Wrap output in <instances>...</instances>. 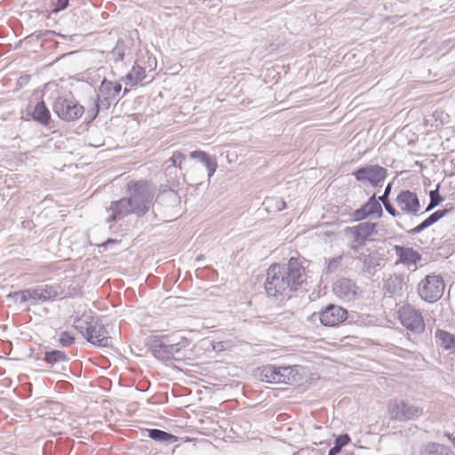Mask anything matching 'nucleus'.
Here are the masks:
<instances>
[{"label":"nucleus","instance_id":"nucleus-10","mask_svg":"<svg viewBox=\"0 0 455 455\" xmlns=\"http://www.w3.org/2000/svg\"><path fill=\"white\" fill-rule=\"evenodd\" d=\"M395 203L403 215L413 217L421 216L424 212H420L421 204L418 195L409 189L402 190L395 198Z\"/></svg>","mask_w":455,"mask_h":455},{"label":"nucleus","instance_id":"nucleus-12","mask_svg":"<svg viewBox=\"0 0 455 455\" xmlns=\"http://www.w3.org/2000/svg\"><path fill=\"white\" fill-rule=\"evenodd\" d=\"M318 315L323 325L337 326L347 319V311L340 306L329 304Z\"/></svg>","mask_w":455,"mask_h":455},{"label":"nucleus","instance_id":"nucleus-14","mask_svg":"<svg viewBox=\"0 0 455 455\" xmlns=\"http://www.w3.org/2000/svg\"><path fill=\"white\" fill-rule=\"evenodd\" d=\"M382 214L383 210L381 204L374 194L361 208L355 210L353 212L352 217L354 220L360 221L372 216L380 218Z\"/></svg>","mask_w":455,"mask_h":455},{"label":"nucleus","instance_id":"nucleus-18","mask_svg":"<svg viewBox=\"0 0 455 455\" xmlns=\"http://www.w3.org/2000/svg\"><path fill=\"white\" fill-rule=\"evenodd\" d=\"M450 210L448 209H442L437 210L432 214H430L426 220H424L420 224H419L414 228H411L410 230H407V233L410 235H416L425 230L426 228H429L430 226L436 223L439 220L443 218L449 213Z\"/></svg>","mask_w":455,"mask_h":455},{"label":"nucleus","instance_id":"nucleus-44","mask_svg":"<svg viewBox=\"0 0 455 455\" xmlns=\"http://www.w3.org/2000/svg\"><path fill=\"white\" fill-rule=\"evenodd\" d=\"M111 87L114 91V93L117 97L122 90V84L120 83H113L111 82Z\"/></svg>","mask_w":455,"mask_h":455},{"label":"nucleus","instance_id":"nucleus-24","mask_svg":"<svg viewBox=\"0 0 455 455\" xmlns=\"http://www.w3.org/2000/svg\"><path fill=\"white\" fill-rule=\"evenodd\" d=\"M436 341L450 352H455V336L443 330H437L435 334Z\"/></svg>","mask_w":455,"mask_h":455},{"label":"nucleus","instance_id":"nucleus-37","mask_svg":"<svg viewBox=\"0 0 455 455\" xmlns=\"http://www.w3.org/2000/svg\"><path fill=\"white\" fill-rule=\"evenodd\" d=\"M295 370L293 367L286 366V367H278L277 372L281 377V380L279 383H291L295 381Z\"/></svg>","mask_w":455,"mask_h":455},{"label":"nucleus","instance_id":"nucleus-35","mask_svg":"<svg viewBox=\"0 0 455 455\" xmlns=\"http://www.w3.org/2000/svg\"><path fill=\"white\" fill-rule=\"evenodd\" d=\"M95 319L96 318L92 315H83L81 317L77 318L75 321V327L84 337L85 334L88 332L89 325H91V320Z\"/></svg>","mask_w":455,"mask_h":455},{"label":"nucleus","instance_id":"nucleus-3","mask_svg":"<svg viewBox=\"0 0 455 455\" xmlns=\"http://www.w3.org/2000/svg\"><path fill=\"white\" fill-rule=\"evenodd\" d=\"M189 345V339L183 336H156L151 339L149 349L158 360L181 361Z\"/></svg>","mask_w":455,"mask_h":455},{"label":"nucleus","instance_id":"nucleus-7","mask_svg":"<svg viewBox=\"0 0 455 455\" xmlns=\"http://www.w3.org/2000/svg\"><path fill=\"white\" fill-rule=\"evenodd\" d=\"M423 408L411 404L403 400H395L388 405L390 419L393 420L404 422L415 420L423 415Z\"/></svg>","mask_w":455,"mask_h":455},{"label":"nucleus","instance_id":"nucleus-26","mask_svg":"<svg viewBox=\"0 0 455 455\" xmlns=\"http://www.w3.org/2000/svg\"><path fill=\"white\" fill-rule=\"evenodd\" d=\"M156 201L164 206L177 207L180 204V197L176 191L171 189L158 196Z\"/></svg>","mask_w":455,"mask_h":455},{"label":"nucleus","instance_id":"nucleus-17","mask_svg":"<svg viewBox=\"0 0 455 455\" xmlns=\"http://www.w3.org/2000/svg\"><path fill=\"white\" fill-rule=\"evenodd\" d=\"M394 250L398 257V261L403 264L416 265L421 260V254L411 247H404L402 245H395Z\"/></svg>","mask_w":455,"mask_h":455},{"label":"nucleus","instance_id":"nucleus-38","mask_svg":"<svg viewBox=\"0 0 455 455\" xmlns=\"http://www.w3.org/2000/svg\"><path fill=\"white\" fill-rule=\"evenodd\" d=\"M100 107H102L100 102L95 99L93 107L87 110L85 118L87 123L92 122L97 117Z\"/></svg>","mask_w":455,"mask_h":455},{"label":"nucleus","instance_id":"nucleus-25","mask_svg":"<svg viewBox=\"0 0 455 455\" xmlns=\"http://www.w3.org/2000/svg\"><path fill=\"white\" fill-rule=\"evenodd\" d=\"M421 455H454L453 451L447 446L436 443L426 444L421 451Z\"/></svg>","mask_w":455,"mask_h":455},{"label":"nucleus","instance_id":"nucleus-31","mask_svg":"<svg viewBox=\"0 0 455 455\" xmlns=\"http://www.w3.org/2000/svg\"><path fill=\"white\" fill-rule=\"evenodd\" d=\"M439 189L440 184H437L435 186V188L429 192V204L427 206L426 210L424 211V214L434 210L435 207L440 205L444 200L443 196L440 195Z\"/></svg>","mask_w":455,"mask_h":455},{"label":"nucleus","instance_id":"nucleus-11","mask_svg":"<svg viewBox=\"0 0 455 455\" xmlns=\"http://www.w3.org/2000/svg\"><path fill=\"white\" fill-rule=\"evenodd\" d=\"M84 338L94 346L102 347L110 346L108 332L98 318L91 320V325H89L88 332L85 334Z\"/></svg>","mask_w":455,"mask_h":455},{"label":"nucleus","instance_id":"nucleus-19","mask_svg":"<svg viewBox=\"0 0 455 455\" xmlns=\"http://www.w3.org/2000/svg\"><path fill=\"white\" fill-rule=\"evenodd\" d=\"M146 431L149 438L165 445L172 444L179 440L178 436L161 429L151 428L146 429Z\"/></svg>","mask_w":455,"mask_h":455},{"label":"nucleus","instance_id":"nucleus-27","mask_svg":"<svg viewBox=\"0 0 455 455\" xmlns=\"http://www.w3.org/2000/svg\"><path fill=\"white\" fill-rule=\"evenodd\" d=\"M384 259L377 254H372L367 262H365V266H363L362 271L364 275L371 277L375 275V271L377 267H382Z\"/></svg>","mask_w":455,"mask_h":455},{"label":"nucleus","instance_id":"nucleus-52","mask_svg":"<svg viewBox=\"0 0 455 455\" xmlns=\"http://www.w3.org/2000/svg\"><path fill=\"white\" fill-rule=\"evenodd\" d=\"M397 226H398L399 228H403V227H402V225H401L400 223H397Z\"/></svg>","mask_w":455,"mask_h":455},{"label":"nucleus","instance_id":"nucleus-2","mask_svg":"<svg viewBox=\"0 0 455 455\" xmlns=\"http://www.w3.org/2000/svg\"><path fill=\"white\" fill-rule=\"evenodd\" d=\"M302 261L291 257L287 264L271 265L267 272L265 290L269 297H278L286 291H297L306 282Z\"/></svg>","mask_w":455,"mask_h":455},{"label":"nucleus","instance_id":"nucleus-22","mask_svg":"<svg viewBox=\"0 0 455 455\" xmlns=\"http://www.w3.org/2000/svg\"><path fill=\"white\" fill-rule=\"evenodd\" d=\"M32 117L42 125H49L51 122V113L44 101L42 100L35 106Z\"/></svg>","mask_w":455,"mask_h":455},{"label":"nucleus","instance_id":"nucleus-6","mask_svg":"<svg viewBox=\"0 0 455 455\" xmlns=\"http://www.w3.org/2000/svg\"><path fill=\"white\" fill-rule=\"evenodd\" d=\"M52 110L61 120L75 122L84 114L85 109L75 100L58 97L53 102Z\"/></svg>","mask_w":455,"mask_h":455},{"label":"nucleus","instance_id":"nucleus-1","mask_svg":"<svg viewBox=\"0 0 455 455\" xmlns=\"http://www.w3.org/2000/svg\"><path fill=\"white\" fill-rule=\"evenodd\" d=\"M127 190L128 197L112 201L106 208L108 213L107 222L121 220L132 213L142 217L153 205L155 188L148 181H131L127 184Z\"/></svg>","mask_w":455,"mask_h":455},{"label":"nucleus","instance_id":"nucleus-49","mask_svg":"<svg viewBox=\"0 0 455 455\" xmlns=\"http://www.w3.org/2000/svg\"><path fill=\"white\" fill-rule=\"evenodd\" d=\"M447 436H448V438H449L450 440H451L452 442L455 440L454 438H452V436H451V435H447Z\"/></svg>","mask_w":455,"mask_h":455},{"label":"nucleus","instance_id":"nucleus-20","mask_svg":"<svg viewBox=\"0 0 455 455\" xmlns=\"http://www.w3.org/2000/svg\"><path fill=\"white\" fill-rule=\"evenodd\" d=\"M189 157L191 159H196L202 163L205 166L209 177L212 176L215 172L217 169V162L214 158L209 156L205 152L200 150L194 151L189 154Z\"/></svg>","mask_w":455,"mask_h":455},{"label":"nucleus","instance_id":"nucleus-41","mask_svg":"<svg viewBox=\"0 0 455 455\" xmlns=\"http://www.w3.org/2000/svg\"><path fill=\"white\" fill-rule=\"evenodd\" d=\"M392 190V183H388L384 190V194L380 196H379L377 199L380 203L388 202L389 201V196L391 194Z\"/></svg>","mask_w":455,"mask_h":455},{"label":"nucleus","instance_id":"nucleus-32","mask_svg":"<svg viewBox=\"0 0 455 455\" xmlns=\"http://www.w3.org/2000/svg\"><path fill=\"white\" fill-rule=\"evenodd\" d=\"M342 260V255L329 259L327 266L323 270V274L325 275L336 274L341 267Z\"/></svg>","mask_w":455,"mask_h":455},{"label":"nucleus","instance_id":"nucleus-5","mask_svg":"<svg viewBox=\"0 0 455 455\" xmlns=\"http://www.w3.org/2000/svg\"><path fill=\"white\" fill-rule=\"evenodd\" d=\"M445 284L442 276L427 275L418 285V293L421 299L434 303L439 300L444 291Z\"/></svg>","mask_w":455,"mask_h":455},{"label":"nucleus","instance_id":"nucleus-51","mask_svg":"<svg viewBox=\"0 0 455 455\" xmlns=\"http://www.w3.org/2000/svg\"><path fill=\"white\" fill-rule=\"evenodd\" d=\"M397 226H398L399 228H403V227H402V225H401L400 223H397Z\"/></svg>","mask_w":455,"mask_h":455},{"label":"nucleus","instance_id":"nucleus-28","mask_svg":"<svg viewBox=\"0 0 455 455\" xmlns=\"http://www.w3.org/2000/svg\"><path fill=\"white\" fill-rule=\"evenodd\" d=\"M130 53L131 49L123 39H118L116 47L111 52L115 61L124 60V57Z\"/></svg>","mask_w":455,"mask_h":455},{"label":"nucleus","instance_id":"nucleus-46","mask_svg":"<svg viewBox=\"0 0 455 455\" xmlns=\"http://www.w3.org/2000/svg\"><path fill=\"white\" fill-rule=\"evenodd\" d=\"M29 78H30L29 76H20L18 83L20 84V86H22L23 84H26L28 83Z\"/></svg>","mask_w":455,"mask_h":455},{"label":"nucleus","instance_id":"nucleus-48","mask_svg":"<svg viewBox=\"0 0 455 455\" xmlns=\"http://www.w3.org/2000/svg\"><path fill=\"white\" fill-rule=\"evenodd\" d=\"M114 243V240H112V239H108V240L104 243V245H108V244H109V243Z\"/></svg>","mask_w":455,"mask_h":455},{"label":"nucleus","instance_id":"nucleus-29","mask_svg":"<svg viewBox=\"0 0 455 455\" xmlns=\"http://www.w3.org/2000/svg\"><path fill=\"white\" fill-rule=\"evenodd\" d=\"M44 360L47 363L54 365L56 363L67 362L68 356L64 352L60 350H51L44 352Z\"/></svg>","mask_w":455,"mask_h":455},{"label":"nucleus","instance_id":"nucleus-13","mask_svg":"<svg viewBox=\"0 0 455 455\" xmlns=\"http://www.w3.org/2000/svg\"><path fill=\"white\" fill-rule=\"evenodd\" d=\"M409 274L406 272H395L384 280V290L391 294L402 296L409 288Z\"/></svg>","mask_w":455,"mask_h":455},{"label":"nucleus","instance_id":"nucleus-47","mask_svg":"<svg viewBox=\"0 0 455 455\" xmlns=\"http://www.w3.org/2000/svg\"><path fill=\"white\" fill-rule=\"evenodd\" d=\"M285 206H286L285 202L281 200L280 206H277V207H278V210H282V209L285 208Z\"/></svg>","mask_w":455,"mask_h":455},{"label":"nucleus","instance_id":"nucleus-8","mask_svg":"<svg viewBox=\"0 0 455 455\" xmlns=\"http://www.w3.org/2000/svg\"><path fill=\"white\" fill-rule=\"evenodd\" d=\"M398 315L402 325L408 331L415 334L424 332L426 325L420 310L407 304L399 309Z\"/></svg>","mask_w":455,"mask_h":455},{"label":"nucleus","instance_id":"nucleus-39","mask_svg":"<svg viewBox=\"0 0 455 455\" xmlns=\"http://www.w3.org/2000/svg\"><path fill=\"white\" fill-rule=\"evenodd\" d=\"M59 341L62 347H69L75 341V338L68 331H62L60 335Z\"/></svg>","mask_w":455,"mask_h":455},{"label":"nucleus","instance_id":"nucleus-36","mask_svg":"<svg viewBox=\"0 0 455 455\" xmlns=\"http://www.w3.org/2000/svg\"><path fill=\"white\" fill-rule=\"evenodd\" d=\"M351 441L347 434H343L336 437L334 446L329 450L328 455H337L341 451V449Z\"/></svg>","mask_w":455,"mask_h":455},{"label":"nucleus","instance_id":"nucleus-9","mask_svg":"<svg viewBox=\"0 0 455 455\" xmlns=\"http://www.w3.org/2000/svg\"><path fill=\"white\" fill-rule=\"evenodd\" d=\"M353 175L357 181L363 184L369 183L372 187H382L387 176V170L379 164H367L355 170Z\"/></svg>","mask_w":455,"mask_h":455},{"label":"nucleus","instance_id":"nucleus-45","mask_svg":"<svg viewBox=\"0 0 455 455\" xmlns=\"http://www.w3.org/2000/svg\"><path fill=\"white\" fill-rule=\"evenodd\" d=\"M372 254L371 253H361L357 259L359 261H361L363 263V266H365V262L368 261L369 258L371 256Z\"/></svg>","mask_w":455,"mask_h":455},{"label":"nucleus","instance_id":"nucleus-23","mask_svg":"<svg viewBox=\"0 0 455 455\" xmlns=\"http://www.w3.org/2000/svg\"><path fill=\"white\" fill-rule=\"evenodd\" d=\"M258 377L261 381L267 383H279V380H281V377L277 372V367L270 364L259 369Z\"/></svg>","mask_w":455,"mask_h":455},{"label":"nucleus","instance_id":"nucleus-16","mask_svg":"<svg viewBox=\"0 0 455 455\" xmlns=\"http://www.w3.org/2000/svg\"><path fill=\"white\" fill-rule=\"evenodd\" d=\"M96 100H99L101 106L105 108H108L110 105L116 100V96L111 87V81L103 79L101 82Z\"/></svg>","mask_w":455,"mask_h":455},{"label":"nucleus","instance_id":"nucleus-50","mask_svg":"<svg viewBox=\"0 0 455 455\" xmlns=\"http://www.w3.org/2000/svg\"><path fill=\"white\" fill-rule=\"evenodd\" d=\"M397 226H398L399 228H403V227H402V225H401L400 223H397Z\"/></svg>","mask_w":455,"mask_h":455},{"label":"nucleus","instance_id":"nucleus-21","mask_svg":"<svg viewBox=\"0 0 455 455\" xmlns=\"http://www.w3.org/2000/svg\"><path fill=\"white\" fill-rule=\"evenodd\" d=\"M186 161V156L182 153L176 151L172 156L165 162V175L171 176L172 174H177L178 168L181 171L183 169V163Z\"/></svg>","mask_w":455,"mask_h":455},{"label":"nucleus","instance_id":"nucleus-42","mask_svg":"<svg viewBox=\"0 0 455 455\" xmlns=\"http://www.w3.org/2000/svg\"><path fill=\"white\" fill-rule=\"evenodd\" d=\"M68 1L69 0H56L53 12H59L60 11L65 10L68 5Z\"/></svg>","mask_w":455,"mask_h":455},{"label":"nucleus","instance_id":"nucleus-43","mask_svg":"<svg viewBox=\"0 0 455 455\" xmlns=\"http://www.w3.org/2000/svg\"><path fill=\"white\" fill-rule=\"evenodd\" d=\"M23 296L25 297V290L11 292L8 297L14 299L16 300H20V303H26V300H23Z\"/></svg>","mask_w":455,"mask_h":455},{"label":"nucleus","instance_id":"nucleus-15","mask_svg":"<svg viewBox=\"0 0 455 455\" xmlns=\"http://www.w3.org/2000/svg\"><path fill=\"white\" fill-rule=\"evenodd\" d=\"M358 289L356 283L347 278H341L333 285V292L335 295L347 301H351L355 299Z\"/></svg>","mask_w":455,"mask_h":455},{"label":"nucleus","instance_id":"nucleus-40","mask_svg":"<svg viewBox=\"0 0 455 455\" xmlns=\"http://www.w3.org/2000/svg\"><path fill=\"white\" fill-rule=\"evenodd\" d=\"M386 211L392 216V217H395V218H401L403 217V214L401 213V211H397L394 205L390 203V201L388 202H384L382 203Z\"/></svg>","mask_w":455,"mask_h":455},{"label":"nucleus","instance_id":"nucleus-30","mask_svg":"<svg viewBox=\"0 0 455 455\" xmlns=\"http://www.w3.org/2000/svg\"><path fill=\"white\" fill-rule=\"evenodd\" d=\"M145 76V69L141 67H133L132 69L125 76L124 82L126 84L134 85L142 81Z\"/></svg>","mask_w":455,"mask_h":455},{"label":"nucleus","instance_id":"nucleus-33","mask_svg":"<svg viewBox=\"0 0 455 455\" xmlns=\"http://www.w3.org/2000/svg\"><path fill=\"white\" fill-rule=\"evenodd\" d=\"M43 302L54 299L59 295V287L48 284L38 285Z\"/></svg>","mask_w":455,"mask_h":455},{"label":"nucleus","instance_id":"nucleus-4","mask_svg":"<svg viewBox=\"0 0 455 455\" xmlns=\"http://www.w3.org/2000/svg\"><path fill=\"white\" fill-rule=\"evenodd\" d=\"M378 223L364 221L355 226L347 227L343 230V235L347 246L355 252H358L367 243L373 241L379 235Z\"/></svg>","mask_w":455,"mask_h":455},{"label":"nucleus","instance_id":"nucleus-34","mask_svg":"<svg viewBox=\"0 0 455 455\" xmlns=\"http://www.w3.org/2000/svg\"><path fill=\"white\" fill-rule=\"evenodd\" d=\"M22 299L26 302L29 301L31 305L43 303L39 286L25 289V297L23 296Z\"/></svg>","mask_w":455,"mask_h":455}]
</instances>
